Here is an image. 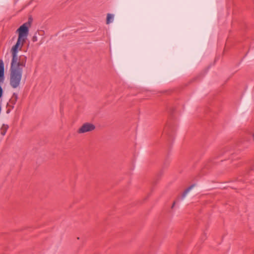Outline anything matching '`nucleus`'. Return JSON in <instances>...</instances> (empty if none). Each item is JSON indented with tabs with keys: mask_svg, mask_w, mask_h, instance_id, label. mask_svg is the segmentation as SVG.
I'll return each mask as SVG.
<instances>
[{
	"mask_svg": "<svg viewBox=\"0 0 254 254\" xmlns=\"http://www.w3.org/2000/svg\"><path fill=\"white\" fill-rule=\"evenodd\" d=\"M25 42V40L18 38L16 44L11 50L12 60L10 68V85L13 88H16L19 85L23 70L26 64V56L21 55L18 57L17 56L18 51L21 50Z\"/></svg>",
	"mask_w": 254,
	"mask_h": 254,
	"instance_id": "obj_1",
	"label": "nucleus"
},
{
	"mask_svg": "<svg viewBox=\"0 0 254 254\" xmlns=\"http://www.w3.org/2000/svg\"><path fill=\"white\" fill-rule=\"evenodd\" d=\"M30 25V21H27L21 25L16 31L18 34V38L26 41Z\"/></svg>",
	"mask_w": 254,
	"mask_h": 254,
	"instance_id": "obj_2",
	"label": "nucleus"
},
{
	"mask_svg": "<svg viewBox=\"0 0 254 254\" xmlns=\"http://www.w3.org/2000/svg\"><path fill=\"white\" fill-rule=\"evenodd\" d=\"M95 126L89 123L84 124L78 130L77 132L79 133H83L89 131H91L94 130Z\"/></svg>",
	"mask_w": 254,
	"mask_h": 254,
	"instance_id": "obj_3",
	"label": "nucleus"
},
{
	"mask_svg": "<svg viewBox=\"0 0 254 254\" xmlns=\"http://www.w3.org/2000/svg\"><path fill=\"white\" fill-rule=\"evenodd\" d=\"M4 80V65L2 59H0V84Z\"/></svg>",
	"mask_w": 254,
	"mask_h": 254,
	"instance_id": "obj_4",
	"label": "nucleus"
},
{
	"mask_svg": "<svg viewBox=\"0 0 254 254\" xmlns=\"http://www.w3.org/2000/svg\"><path fill=\"white\" fill-rule=\"evenodd\" d=\"M18 99V94L16 93H13L10 103L12 105V108H14V105L16 104Z\"/></svg>",
	"mask_w": 254,
	"mask_h": 254,
	"instance_id": "obj_5",
	"label": "nucleus"
},
{
	"mask_svg": "<svg viewBox=\"0 0 254 254\" xmlns=\"http://www.w3.org/2000/svg\"><path fill=\"white\" fill-rule=\"evenodd\" d=\"M194 186H195L194 184H192L185 190V191L183 192V193L182 194L181 197H182V199H184L186 197L187 193L190 191V190L191 189H192L194 187Z\"/></svg>",
	"mask_w": 254,
	"mask_h": 254,
	"instance_id": "obj_6",
	"label": "nucleus"
},
{
	"mask_svg": "<svg viewBox=\"0 0 254 254\" xmlns=\"http://www.w3.org/2000/svg\"><path fill=\"white\" fill-rule=\"evenodd\" d=\"M114 15L113 14L108 13L107 16L106 23L107 24L112 22L114 20Z\"/></svg>",
	"mask_w": 254,
	"mask_h": 254,
	"instance_id": "obj_7",
	"label": "nucleus"
},
{
	"mask_svg": "<svg viewBox=\"0 0 254 254\" xmlns=\"http://www.w3.org/2000/svg\"><path fill=\"white\" fill-rule=\"evenodd\" d=\"M9 127L7 125H5V124H3L2 127H1V134L2 135H4L8 128Z\"/></svg>",
	"mask_w": 254,
	"mask_h": 254,
	"instance_id": "obj_8",
	"label": "nucleus"
},
{
	"mask_svg": "<svg viewBox=\"0 0 254 254\" xmlns=\"http://www.w3.org/2000/svg\"><path fill=\"white\" fill-rule=\"evenodd\" d=\"M38 40L37 36V33H36L34 35L32 38V41L33 42H37Z\"/></svg>",
	"mask_w": 254,
	"mask_h": 254,
	"instance_id": "obj_9",
	"label": "nucleus"
},
{
	"mask_svg": "<svg viewBox=\"0 0 254 254\" xmlns=\"http://www.w3.org/2000/svg\"><path fill=\"white\" fill-rule=\"evenodd\" d=\"M3 91L2 88L1 86V85H0V99L2 97V96L3 95Z\"/></svg>",
	"mask_w": 254,
	"mask_h": 254,
	"instance_id": "obj_10",
	"label": "nucleus"
},
{
	"mask_svg": "<svg viewBox=\"0 0 254 254\" xmlns=\"http://www.w3.org/2000/svg\"><path fill=\"white\" fill-rule=\"evenodd\" d=\"M32 21V18L31 17H29V19H28V21H30L31 23Z\"/></svg>",
	"mask_w": 254,
	"mask_h": 254,
	"instance_id": "obj_11",
	"label": "nucleus"
},
{
	"mask_svg": "<svg viewBox=\"0 0 254 254\" xmlns=\"http://www.w3.org/2000/svg\"><path fill=\"white\" fill-rule=\"evenodd\" d=\"M205 239H206V236L205 235L203 236V237L202 238V239H203V240H205Z\"/></svg>",
	"mask_w": 254,
	"mask_h": 254,
	"instance_id": "obj_12",
	"label": "nucleus"
},
{
	"mask_svg": "<svg viewBox=\"0 0 254 254\" xmlns=\"http://www.w3.org/2000/svg\"><path fill=\"white\" fill-rule=\"evenodd\" d=\"M175 202H174V203H173V205L172 206V208H173L174 206H175Z\"/></svg>",
	"mask_w": 254,
	"mask_h": 254,
	"instance_id": "obj_13",
	"label": "nucleus"
},
{
	"mask_svg": "<svg viewBox=\"0 0 254 254\" xmlns=\"http://www.w3.org/2000/svg\"><path fill=\"white\" fill-rule=\"evenodd\" d=\"M167 133L168 134V136H171V134L170 132H167Z\"/></svg>",
	"mask_w": 254,
	"mask_h": 254,
	"instance_id": "obj_14",
	"label": "nucleus"
}]
</instances>
